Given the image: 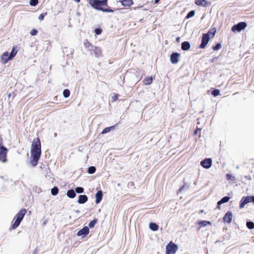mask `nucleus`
<instances>
[{
  "instance_id": "obj_1",
  "label": "nucleus",
  "mask_w": 254,
  "mask_h": 254,
  "mask_svg": "<svg viewBox=\"0 0 254 254\" xmlns=\"http://www.w3.org/2000/svg\"><path fill=\"white\" fill-rule=\"evenodd\" d=\"M31 156L33 159H39L41 153V142L39 138H35L31 145Z\"/></svg>"
},
{
  "instance_id": "obj_2",
  "label": "nucleus",
  "mask_w": 254,
  "mask_h": 254,
  "mask_svg": "<svg viewBox=\"0 0 254 254\" xmlns=\"http://www.w3.org/2000/svg\"><path fill=\"white\" fill-rule=\"evenodd\" d=\"M27 210L26 209L22 208L18 212V213L14 217V219H15V221L13 224L11 225L12 229H15L19 225L21 221L22 220Z\"/></svg>"
},
{
  "instance_id": "obj_3",
  "label": "nucleus",
  "mask_w": 254,
  "mask_h": 254,
  "mask_svg": "<svg viewBox=\"0 0 254 254\" xmlns=\"http://www.w3.org/2000/svg\"><path fill=\"white\" fill-rule=\"evenodd\" d=\"M107 0H91L89 3L94 8L102 11L104 10L102 7L107 5Z\"/></svg>"
},
{
  "instance_id": "obj_4",
  "label": "nucleus",
  "mask_w": 254,
  "mask_h": 254,
  "mask_svg": "<svg viewBox=\"0 0 254 254\" xmlns=\"http://www.w3.org/2000/svg\"><path fill=\"white\" fill-rule=\"evenodd\" d=\"M178 250L177 245L170 241L166 246L165 254H175Z\"/></svg>"
},
{
  "instance_id": "obj_5",
  "label": "nucleus",
  "mask_w": 254,
  "mask_h": 254,
  "mask_svg": "<svg viewBox=\"0 0 254 254\" xmlns=\"http://www.w3.org/2000/svg\"><path fill=\"white\" fill-rule=\"evenodd\" d=\"M247 27V24L244 22H241L237 24L234 25L232 28V30L233 32H240L244 29Z\"/></svg>"
},
{
  "instance_id": "obj_6",
  "label": "nucleus",
  "mask_w": 254,
  "mask_h": 254,
  "mask_svg": "<svg viewBox=\"0 0 254 254\" xmlns=\"http://www.w3.org/2000/svg\"><path fill=\"white\" fill-rule=\"evenodd\" d=\"M210 37H208L207 34H203L202 36L201 43L199 45L201 49L204 48L210 40Z\"/></svg>"
},
{
  "instance_id": "obj_7",
  "label": "nucleus",
  "mask_w": 254,
  "mask_h": 254,
  "mask_svg": "<svg viewBox=\"0 0 254 254\" xmlns=\"http://www.w3.org/2000/svg\"><path fill=\"white\" fill-rule=\"evenodd\" d=\"M89 233V229L88 227L85 226L80 230L77 233L78 236H82L83 237L87 236Z\"/></svg>"
},
{
  "instance_id": "obj_8",
  "label": "nucleus",
  "mask_w": 254,
  "mask_h": 254,
  "mask_svg": "<svg viewBox=\"0 0 254 254\" xmlns=\"http://www.w3.org/2000/svg\"><path fill=\"white\" fill-rule=\"evenodd\" d=\"M179 54L178 53H173L170 56V61L173 64H176L178 63Z\"/></svg>"
},
{
  "instance_id": "obj_9",
  "label": "nucleus",
  "mask_w": 254,
  "mask_h": 254,
  "mask_svg": "<svg viewBox=\"0 0 254 254\" xmlns=\"http://www.w3.org/2000/svg\"><path fill=\"white\" fill-rule=\"evenodd\" d=\"M92 51L95 55V56L97 58H100L103 56L102 55V51L101 49L99 47H95L92 50H91Z\"/></svg>"
},
{
  "instance_id": "obj_10",
  "label": "nucleus",
  "mask_w": 254,
  "mask_h": 254,
  "mask_svg": "<svg viewBox=\"0 0 254 254\" xmlns=\"http://www.w3.org/2000/svg\"><path fill=\"white\" fill-rule=\"evenodd\" d=\"M233 218L232 213L231 211L227 212L223 216V221L230 223L232 221Z\"/></svg>"
},
{
  "instance_id": "obj_11",
  "label": "nucleus",
  "mask_w": 254,
  "mask_h": 254,
  "mask_svg": "<svg viewBox=\"0 0 254 254\" xmlns=\"http://www.w3.org/2000/svg\"><path fill=\"white\" fill-rule=\"evenodd\" d=\"M251 196H244L242 197L241 200V203L240 207L241 208H243L244 206L249 202H251Z\"/></svg>"
},
{
  "instance_id": "obj_12",
  "label": "nucleus",
  "mask_w": 254,
  "mask_h": 254,
  "mask_svg": "<svg viewBox=\"0 0 254 254\" xmlns=\"http://www.w3.org/2000/svg\"><path fill=\"white\" fill-rule=\"evenodd\" d=\"M200 165L205 169L209 168L212 165V160H202Z\"/></svg>"
},
{
  "instance_id": "obj_13",
  "label": "nucleus",
  "mask_w": 254,
  "mask_h": 254,
  "mask_svg": "<svg viewBox=\"0 0 254 254\" xmlns=\"http://www.w3.org/2000/svg\"><path fill=\"white\" fill-rule=\"evenodd\" d=\"M1 62L2 64H6L9 60H10V56L8 52L4 53L1 57Z\"/></svg>"
},
{
  "instance_id": "obj_14",
  "label": "nucleus",
  "mask_w": 254,
  "mask_h": 254,
  "mask_svg": "<svg viewBox=\"0 0 254 254\" xmlns=\"http://www.w3.org/2000/svg\"><path fill=\"white\" fill-rule=\"evenodd\" d=\"M8 150L3 146H0V159H6Z\"/></svg>"
},
{
  "instance_id": "obj_15",
  "label": "nucleus",
  "mask_w": 254,
  "mask_h": 254,
  "mask_svg": "<svg viewBox=\"0 0 254 254\" xmlns=\"http://www.w3.org/2000/svg\"><path fill=\"white\" fill-rule=\"evenodd\" d=\"M119 1L125 7H130L133 4L132 0H119Z\"/></svg>"
},
{
  "instance_id": "obj_16",
  "label": "nucleus",
  "mask_w": 254,
  "mask_h": 254,
  "mask_svg": "<svg viewBox=\"0 0 254 254\" xmlns=\"http://www.w3.org/2000/svg\"><path fill=\"white\" fill-rule=\"evenodd\" d=\"M96 200L97 204L99 203L102 200L103 197V192L101 190H98L95 194Z\"/></svg>"
},
{
  "instance_id": "obj_17",
  "label": "nucleus",
  "mask_w": 254,
  "mask_h": 254,
  "mask_svg": "<svg viewBox=\"0 0 254 254\" xmlns=\"http://www.w3.org/2000/svg\"><path fill=\"white\" fill-rule=\"evenodd\" d=\"M88 200V197L86 195H80L78 197V203L83 204Z\"/></svg>"
},
{
  "instance_id": "obj_18",
  "label": "nucleus",
  "mask_w": 254,
  "mask_h": 254,
  "mask_svg": "<svg viewBox=\"0 0 254 254\" xmlns=\"http://www.w3.org/2000/svg\"><path fill=\"white\" fill-rule=\"evenodd\" d=\"M195 3L198 6H207L208 2L206 0H195Z\"/></svg>"
},
{
  "instance_id": "obj_19",
  "label": "nucleus",
  "mask_w": 254,
  "mask_h": 254,
  "mask_svg": "<svg viewBox=\"0 0 254 254\" xmlns=\"http://www.w3.org/2000/svg\"><path fill=\"white\" fill-rule=\"evenodd\" d=\"M190 43L188 41L184 42L182 43L181 48L184 51H187L190 49Z\"/></svg>"
},
{
  "instance_id": "obj_20",
  "label": "nucleus",
  "mask_w": 254,
  "mask_h": 254,
  "mask_svg": "<svg viewBox=\"0 0 254 254\" xmlns=\"http://www.w3.org/2000/svg\"><path fill=\"white\" fill-rule=\"evenodd\" d=\"M66 195L68 197H69L70 198H73L75 197L76 193H75L74 190H73L71 189V190H67V191L66 192Z\"/></svg>"
},
{
  "instance_id": "obj_21",
  "label": "nucleus",
  "mask_w": 254,
  "mask_h": 254,
  "mask_svg": "<svg viewBox=\"0 0 254 254\" xmlns=\"http://www.w3.org/2000/svg\"><path fill=\"white\" fill-rule=\"evenodd\" d=\"M226 179L229 181V182H232L233 183H235L236 181V178L235 176H234L231 174H227L226 175Z\"/></svg>"
},
{
  "instance_id": "obj_22",
  "label": "nucleus",
  "mask_w": 254,
  "mask_h": 254,
  "mask_svg": "<svg viewBox=\"0 0 254 254\" xmlns=\"http://www.w3.org/2000/svg\"><path fill=\"white\" fill-rule=\"evenodd\" d=\"M152 82V78L148 76L143 80V83L145 85H148L150 84Z\"/></svg>"
},
{
  "instance_id": "obj_23",
  "label": "nucleus",
  "mask_w": 254,
  "mask_h": 254,
  "mask_svg": "<svg viewBox=\"0 0 254 254\" xmlns=\"http://www.w3.org/2000/svg\"><path fill=\"white\" fill-rule=\"evenodd\" d=\"M215 32L216 30L214 29H211L207 33H205V34H207L208 36L211 38L214 37Z\"/></svg>"
},
{
  "instance_id": "obj_24",
  "label": "nucleus",
  "mask_w": 254,
  "mask_h": 254,
  "mask_svg": "<svg viewBox=\"0 0 254 254\" xmlns=\"http://www.w3.org/2000/svg\"><path fill=\"white\" fill-rule=\"evenodd\" d=\"M149 228L153 231H157L158 229V226L154 223H150L149 224Z\"/></svg>"
},
{
  "instance_id": "obj_25",
  "label": "nucleus",
  "mask_w": 254,
  "mask_h": 254,
  "mask_svg": "<svg viewBox=\"0 0 254 254\" xmlns=\"http://www.w3.org/2000/svg\"><path fill=\"white\" fill-rule=\"evenodd\" d=\"M114 126H111L110 127H106L102 130L101 133L105 134V133H108V132H110L111 130H112V129H114Z\"/></svg>"
},
{
  "instance_id": "obj_26",
  "label": "nucleus",
  "mask_w": 254,
  "mask_h": 254,
  "mask_svg": "<svg viewBox=\"0 0 254 254\" xmlns=\"http://www.w3.org/2000/svg\"><path fill=\"white\" fill-rule=\"evenodd\" d=\"M59 192V189L57 187H54L51 190V193L53 195H56Z\"/></svg>"
},
{
  "instance_id": "obj_27",
  "label": "nucleus",
  "mask_w": 254,
  "mask_h": 254,
  "mask_svg": "<svg viewBox=\"0 0 254 254\" xmlns=\"http://www.w3.org/2000/svg\"><path fill=\"white\" fill-rule=\"evenodd\" d=\"M17 51L15 50V48H13L11 53L9 54L10 59H12L16 55Z\"/></svg>"
},
{
  "instance_id": "obj_28",
  "label": "nucleus",
  "mask_w": 254,
  "mask_h": 254,
  "mask_svg": "<svg viewBox=\"0 0 254 254\" xmlns=\"http://www.w3.org/2000/svg\"><path fill=\"white\" fill-rule=\"evenodd\" d=\"M87 171L89 174H93L96 171V168L94 166H90L88 168Z\"/></svg>"
},
{
  "instance_id": "obj_29",
  "label": "nucleus",
  "mask_w": 254,
  "mask_h": 254,
  "mask_svg": "<svg viewBox=\"0 0 254 254\" xmlns=\"http://www.w3.org/2000/svg\"><path fill=\"white\" fill-rule=\"evenodd\" d=\"M211 94L214 96L216 97L220 95V91L218 89H214L211 92Z\"/></svg>"
},
{
  "instance_id": "obj_30",
  "label": "nucleus",
  "mask_w": 254,
  "mask_h": 254,
  "mask_svg": "<svg viewBox=\"0 0 254 254\" xmlns=\"http://www.w3.org/2000/svg\"><path fill=\"white\" fill-rule=\"evenodd\" d=\"M97 220L96 219H93V220H92L90 222V223L88 224V226L90 228H93L94 227L95 225L96 224V223H97Z\"/></svg>"
},
{
  "instance_id": "obj_31",
  "label": "nucleus",
  "mask_w": 254,
  "mask_h": 254,
  "mask_svg": "<svg viewBox=\"0 0 254 254\" xmlns=\"http://www.w3.org/2000/svg\"><path fill=\"white\" fill-rule=\"evenodd\" d=\"M70 95V91L68 89H64L63 91V96L65 98H67Z\"/></svg>"
},
{
  "instance_id": "obj_32",
  "label": "nucleus",
  "mask_w": 254,
  "mask_h": 254,
  "mask_svg": "<svg viewBox=\"0 0 254 254\" xmlns=\"http://www.w3.org/2000/svg\"><path fill=\"white\" fill-rule=\"evenodd\" d=\"M247 226L250 229H253L254 228V223L251 221L247 222Z\"/></svg>"
},
{
  "instance_id": "obj_33",
  "label": "nucleus",
  "mask_w": 254,
  "mask_h": 254,
  "mask_svg": "<svg viewBox=\"0 0 254 254\" xmlns=\"http://www.w3.org/2000/svg\"><path fill=\"white\" fill-rule=\"evenodd\" d=\"M210 222L206 221H199L198 224L201 227L202 226H205L207 225V224H209Z\"/></svg>"
},
{
  "instance_id": "obj_34",
  "label": "nucleus",
  "mask_w": 254,
  "mask_h": 254,
  "mask_svg": "<svg viewBox=\"0 0 254 254\" xmlns=\"http://www.w3.org/2000/svg\"><path fill=\"white\" fill-rule=\"evenodd\" d=\"M194 13H195V12L193 10H191V11H190L188 13V14H187V15L186 16V18L189 19V18H190L192 17V16H194Z\"/></svg>"
},
{
  "instance_id": "obj_35",
  "label": "nucleus",
  "mask_w": 254,
  "mask_h": 254,
  "mask_svg": "<svg viewBox=\"0 0 254 254\" xmlns=\"http://www.w3.org/2000/svg\"><path fill=\"white\" fill-rule=\"evenodd\" d=\"M75 191L78 193H83L84 192V189L82 187H77L75 188Z\"/></svg>"
},
{
  "instance_id": "obj_36",
  "label": "nucleus",
  "mask_w": 254,
  "mask_h": 254,
  "mask_svg": "<svg viewBox=\"0 0 254 254\" xmlns=\"http://www.w3.org/2000/svg\"><path fill=\"white\" fill-rule=\"evenodd\" d=\"M38 3V0H30L29 3L31 6H36Z\"/></svg>"
},
{
  "instance_id": "obj_37",
  "label": "nucleus",
  "mask_w": 254,
  "mask_h": 254,
  "mask_svg": "<svg viewBox=\"0 0 254 254\" xmlns=\"http://www.w3.org/2000/svg\"><path fill=\"white\" fill-rule=\"evenodd\" d=\"M38 161V160H31L30 163L31 166L34 167L37 165Z\"/></svg>"
},
{
  "instance_id": "obj_38",
  "label": "nucleus",
  "mask_w": 254,
  "mask_h": 254,
  "mask_svg": "<svg viewBox=\"0 0 254 254\" xmlns=\"http://www.w3.org/2000/svg\"><path fill=\"white\" fill-rule=\"evenodd\" d=\"M38 31L36 29H33L30 32V34L32 36H35L37 34Z\"/></svg>"
},
{
  "instance_id": "obj_39",
  "label": "nucleus",
  "mask_w": 254,
  "mask_h": 254,
  "mask_svg": "<svg viewBox=\"0 0 254 254\" xmlns=\"http://www.w3.org/2000/svg\"><path fill=\"white\" fill-rule=\"evenodd\" d=\"M47 14V13H41L39 16V19L40 20V21H42L44 19V17L45 16V15Z\"/></svg>"
},
{
  "instance_id": "obj_40",
  "label": "nucleus",
  "mask_w": 254,
  "mask_h": 254,
  "mask_svg": "<svg viewBox=\"0 0 254 254\" xmlns=\"http://www.w3.org/2000/svg\"><path fill=\"white\" fill-rule=\"evenodd\" d=\"M221 46V44H217L216 46L213 47V50H217L220 49Z\"/></svg>"
},
{
  "instance_id": "obj_41",
  "label": "nucleus",
  "mask_w": 254,
  "mask_h": 254,
  "mask_svg": "<svg viewBox=\"0 0 254 254\" xmlns=\"http://www.w3.org/2000/svg\"><path fill=\"white\" fill-rule=\"evenodd\" d=\"M102 32V30L101 29H99V28H96L95 30V33H96V34L97 35H99Z\"/></svg>"
},
{
  "instance_id": "obj_42",
  "label": "nucleus",
  "mask_w": 254,
  "mask_h": 254,
  "mask_svg": "<svg viewBox=\"0 0 254 254\" xmlns=\"http://www.w3.org/2000/svg\"><path fill=\"white\" fill-rule=\"evenodd\" d=\"M118 99V95L117 94H114L112 97V101H116Z\"/></svg>"
},
{
  "instance_id": "obj_43",
  "label": "nucleus",
  "mask_w": 254,
  "mask_h": 254,
  "mask_svg": "<svg viewBox=\"0 0 254 254\" xmlns=\"http://www.w3.org/2000/svg\"><path fill=\"white\" fill-rule=\"evenodd\" d=\"M230 199V197L228 196L223 197V203L227 202Z\"/></svg>"
},
{
  "instance_id": "obj_44",
  "label": "nucleus",
  "mask_w": 254,
  "mask_h": 254,
  "mask_svg": "<svg viewBox=\"0 0 254 254\" xmlns=\"http://www.w3.org/2000/svg\"><path fill=\"white\" fill-rule=\"evenodd\" d=\"M84 45L87 48H89V47H90L91 46V44L89 42H88L87 41H86V42L84 43Z\"/></svg>"
},
{
  "instance_id": "obj_45",
  "label": "nucleus",
  "mask_w": 254,
  "mask_h": 254,
  "mask_svg": "<svg viewBox=\"0 0 254 254\" xmlns=\"http://www.w3.org/2000/svg\"><path fill=\"white\" fill-rule=\"evenodd\" d=\"M222 204V199H221L220 200H219L217 203V207L220 209V205Z\"/></svg>"
},
{
  "instance_id": "obj_46",
  "label": "nucleus",
  "mask_w": 254,
  "mask_h": 254,
  "mask_svg": "<svg viewBox=\"0 0 254 254\" xmlns=\"http://www.w3.org/2000/svg\"><path fill=\"white\" fill-rule=\"evenodd\" d=\"M103 11H105V12H113V11L111 9H104V10H103Z\"/></svg>"
},
{
  "instance_id": "obj_47",
  "label": "nucleus",
  "mask_w": 254,
  "mask_h": 254,
  "mask_svg": "<svg viewBox=\"0 0 254 254\" xmlns=\"http://www.w3.org/2000/svg\"><path fill=\"white\" fill-rule=\"evenodd\" d=\"M250 200H251V202L252 201L254 203V196H251Z\"/></svg>"
},
{
  "instance_id": "obj_48",
  "label": "nucleus",
  "mask_w": 254,
  "mask_h": 254,
  "mask_svg": "<svg viewBox=\"0 0 254 254\" xmlns=\"http://www.w3.org/2000/svg\"><path fill=\"white\" fill-rule=\"evenodd\" d=\"M160 0H154V3H158V2Z\"/></svg>"
},
{
  "instance_id": "obj_49",
  "label": "nucleus",
  "mask_w": 254,
  "mask_h": 254,
  "mask_svg": "<svg viewBox=\"0 0 254 254\" xmlns=\"http://www.w3.org/2000/svg\"><path fill=\"white\" fill-rule=\"evenodd\" d=\"M199 212L200 213H203V212H204V210H199Z\"/></svg>"
},
{
  "instance_id": "obj_50",
  "label": "nucleus",
  "mask_w": 254,
  "mask_h": 254,
  "mask_svg": "<svg viewBox=\"0 0 254 254\" xmlns=\"http://www.w3.org/2000/svg\"><path fill=\"white\" fill-rule=\"evenodd\" d=\"M180 37H178V38H177V41L178 42H179V41H180Z\"/></svg>"
},
{
  "instance_id": "obj_51",
  "label": "nucleus",
  "mask_w": 254,
  "mask_h": 254,
  "mask_svg": "<svg viewBox=\"0 0 254 254\" xmlns=\"http://www.w3.org/2000/svg\"><path fill=\"white\" fill-rule=\"evenodd\" d=\"M1 160L2 161V162H6V161L7 160L3 159V160Z\"/></svg>"
},
{
  "instance_id": "obj_52",
  "label": "nucleus",
  "mask_w": 254,
  "mask_h": 254,
  "mask_svg": "<svg viewBox=\"0 0 254 254\" xmlns=\"http://www.w3.org/2000/svg\"><path fill=\"white\" fill-rule=\"evenodd\" d=\"M74 0L77 2H79L80 1V0Z\"/></svg>"
},
{
  "instance_id": "obj_53",
  "label": "nucleus",
  "mask_w": 254,
  "mask_h": 254,
  "mask_svg": "<svg viewBox=\"0 0 254 254\" xmlns=\"http://www.w3.org/2000/svg\"><path fill=\"white\" fill-rule=\"evenodd\" d=\"M197 131V129L194 131V134H196Z\"/></svg>"
},
{
  "instance_id": "obj_54",
  "label": "nucleus",
  "mask_w": 254,
  "mask_h": 254,
  "mask_svg": "<svg viewBox=\"0 0 254 254\" xmlns=\"http://www.w3.org/2000/svg\"><path fill=\"white\" fill-rule=\"evenodd\" d=\"M182 189H184V186L180 188V190H181Z\"/></svg>"
},
{
  "instance_id": "obj_55",
  "label": "nucleus",
  "mask_w": 254,
  "mask_h": 254,
  "mask_svg": "<svg viewBox=\"0 0 254 254\" xmlns=\"http://www.w3.org/2000/svg\"><path fill=\"white\" fill-rule=\"evenodd\" d=\"M170 153L174 154V152H172V151H171V152H170Z\"/></svg>"
},
{
  "instance_id": "obj_56",
  "label": "nucleus",
  "mask_w": 254,
  "mask_h": 254,
  "mask_svg": "<svg viewBox=\"0 0 254 254\" xmlns=\"http://www.w3.org/2000/svg\"><path fill=\"white\" fill-rule=\"evenodd\" d=\"M10 94H9L8 95V97H10Z\"/></svg>"
}]
</instances>
